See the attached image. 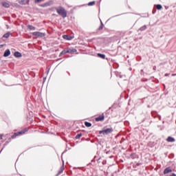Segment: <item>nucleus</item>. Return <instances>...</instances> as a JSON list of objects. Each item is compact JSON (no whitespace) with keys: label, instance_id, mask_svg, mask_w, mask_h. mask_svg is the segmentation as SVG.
<instances>
[{"label":"nucleus","instance_id":"f257e3e1","mask_svg":"<svg viewBox=\"0 0 176 176\" xmlns=\"http://www.w3.org/2000/svg\"><path fill=\"white\" fill-rule=\"evenodd\" d=\"M55 10H56L58 14H59V16H61L63 19H65V17H67V10H65V8H64L63 7H56L55 8Z\"/></svg>","mask_w":176,"mask_h":176},{"label":"nucleus","instance_id":"f03ea898","mask_svg":"<svg viewBox=\"0 0 176 176\" xmlns=\"http://www.w3.org/2000/svg\"><path fill=\"white\" fill-rule=\"evenodd\" d=\"M26 131H28L27 129H23L19 132H16L12 135L11 138L13 139V138H16V137H19V135H23V134H25Z\"/></svg>","mask_w":176,"mask_h":176},{"label":"nucleus","instance_id":"7ed1b4c3","mask_svg":"<svg viewBox=\"0 0 176 176\" xmlns=\"http://www.w3.org/2000/svg\"><path fill=\"white\" fill-rule=\"evenodd\" d=\"M113 131V129L112 128H109L106 129L102 131H100V134H106V135H108V134H111Z\"/></svg>","mask_w":176,"mask_h":176},{"label":"nucleus","instance_id":"20e7f679","mask_svg":"<svg viewBox=\"0 0 176 176\" xmlns=\"http://www.w3.org/2000/svg\"><path fill=\"white\" fill-rule=\"evenodd\" d=\"M33 36H36L37 38H43L46 36V33H42L41 32H34L32 33Z\"/></svg>","mask_w":176,"mask_h":176},{"label":"nucleus","instance_id":"39448f33","mask_svg":"<svg viewBox=\"0 0 176 176\" xmlns=\"http://www.w3.org/2000/svg\"><path fill=\"white\" fill-rule=\"evenodd\" d=\"M105 119V116H104V113H102L101 116H99L98 117L96 118V122H102Z\"/></svg>","mask_w":176,"mask_h":176},{"label":"nucleus","instance_id":"423d86ee","mask_svg":"<svg viewBox=\"0 0 176 176\" xmlns=\"http://www.w3.org/2000/svg\"><path fill=\"white\" fill-rule=\"evenodd\" d=\"M63 39H65L66 41H72L74 39V37L72 36H69L68 34H65L63 36Z\"/></svg>","mask_w":176,"mask_h":176},{"label":"nucleus","instance_id":"0eeeda50","mask_svg":"<svg viewBox=\"0 0 176 176\" xmlns=\"http://www.w3.org/2000/svg\"><path fill=\"white\" fill-rule=\"evenodd\" d=\"M169 173H173V169H171L170 167H167L164 170V174L166 175V174H168Z\"/></svg>","mask_w":176,"mask_h":176},{"label":"nucleus","instance_id":"6e6552de","mask_svg":"<svg viewBox=\"0 0 176 176\" xmlns=\"http://www.w3.org/2000/svg\"><path fill=\"white\" fill-rule=\"evenodd\" d=\"M1 5L2 6H3V8H10V4H9V3L6 2V1H3L1 2Z\"/></svg>","mask_w":176,"mask_h":176},{"label":"nucleus","instance_id":"1a4fd4ad","mask_svg":"<svg viewBox=\"0 0 176 176\" xmlns=\"http://www.w3.org/2000/svg\"><path fill=\"white\" fill-rule=\"evenodd\" d=\"M14 57H16V58H20V57H22V54L21 52H15L14 54Z\"/></svg>","mask_w":176,"mask_h":176},{"label":"nucleus","instance_id":"9d476101","mask_svg":"<svg viewBox=\"0 0 176 176\" xmlns=\"http://www.w3.org/2000/svg\"><path fill=\"white\" fill-rule=\"evenodd\" d=\"M130 157H131V159L134 160V159H138V157H140V156H138V155H137L136 153H133L130 155Z\"/></svg>","mask_w":176,"mask_h":176},{"label":"nucleus","instance_id":"9b49d317","mask_svg":"<svg viewBox=\"0 0 176 176\" xmlns=\"http://www.w3.org/2000/svg\"><path fill=\"white\" fill-rule=\"evenodd\" d=\"M67 53H70V54H74V53H76V49L67 48Z\"/></svg>","mask_w":176,"mask_h":176},{"label":"nucleus","instance_id":"f8f14e48","mask_svg":"<svg viewBox=\"0 0 176 176\" xmlns=\"http://www.w3.org/2000/svg\"><path fill=\"white\" fill-rule=\"evenodd\" d=\"M10 56V50H6L3 54V57H9Z\"/></svg>","mask_w":176,"mask_h":176},{"label":"nucleus","instance_id":"ddd939ff","mask_svg":"<svg viewBox=\"0 0 176 176\" xmlns=\"http://www.w3.org/2000/svg\"><path fill=\"white\" fill-rule=\"evenodd\" d=\"M166 141L168 142H175V139L171 136L168 137V138L166 139Z\"/></svg>","mask_w":176,"mask_h":176},{"label":"nucleus","instance_id":"4468645a","mask_svg":"<svg viewBox=\"0 0 176 176\" xmlns=\"http://www.w3.org/2000/svg\"><path fill=\"white\" fill-rule=\"evenodd\" d=\"M28 28L30 31H35L36 30V28H35L34 26H32V25H28Z\"/></svg>","mask_w":176,"mask_h":176},{"label":"nucleus","instance_id":"2eb2a0df","mask_svg":"<svg viewBox=\"0 0 176 176\" xmlns=\"http://www.w3.org/2000/svg\"><path fill=\"white\" fill-rule=\"evenodd\" d=\"M41 8H47V6H50V2H47L41 5Z\"/></svg>","mask_w":176,"mask_h":176},{"label":"nucleus","instance_id":"dca6fc26","mask_svg":"<svg viewBox=\"0 0 176 176\" xmlns=\"http://www.w3.org/2000/svg\"><path fill=\"white\" fill-rule=\"evenodd\" d=\"M146 28H148L146 25H144L142 26L141 28H140L139 31H141V32L145 31L146 30Z\"/></svg>","mask_w":176,"mask_h":176},{"label":"nucleus","instance_id":"f3484780","mask_svg":"<svg viewBox=\"0 0 176 176\" xmlns=\"http://www.w3.org/2000/svg\"><path fill=\"white\" fill-rule=\"evenodd\" d=\"M67 53H68V50H63L60 54H59V57H60L61 56H63V54H67Z\"/></svg>","mask_w":176,"mask_h":176},{"label":"nucleus","instance_id":"a211bd4d","mask_svg":"<svg viewBox=\"0 0 176 176\" xmlns=\"http://www.w3.org/2000/svg\"><path fill=\"white\" fill-rule=\"evenodd\" d=\"M155 8L157 9V10H162V9H163V6H162L160 4L155 5Z\"/></svg>","mask_w":176,"mask_h":176},{"label":"nucleus","instance_id":"6ab92c4d","mask_svg":"<svg viewBox=\"0 0 176 176\" xmlns=\"http://www.w3.org/2000/svg\"><path fill=\"white\" fill-rule=\"evenodd\" d=\"M104 28V23H102V21L100 20V26L98 28V30L101 31Z\"/></svg>","mask_w":176,"mask_h":176},{"label":"nucleus","instance_id":"aec40b11","mask_svg":"<svg viewBox=\"0 0 176 176\" xmlns=\"http://www.w3.org/2000/svg\"><path fill=\"white\" fill-rule=\"evenodd\" d=\"M9 36H10V32H8L4 34L3 36V38H9Z\"/></svg>","mask_w":176,"mask_h":176},{"label":"nucleus","instance_id":"412c9836","mask_svg":"<svg viewBox=\"0 0 176 176\" xmlns=\"http://www.w3.org/2000/svg\"><path fill=\"white\" fill-rule=\"evenodd\" d=\"M98 57H100V58H102L103 60H104L105 54H98Z\"/></svg>","mask_w":176,"mask_h":176},{"label":"nucleus","instance_id":"4be33fe9","mask_svg":"<svg viewBox=\"0 0 176 176\" xmlns=\"http://www.w3.org/2000/svg\"><path fill=\"white\" fill-rule=\"evenodd\" d=\"M85 126H86V127H91V123L89 122H85Z\"/></svg>","mask_w":176,"mask_h":176},{"label":"nucleus","instance_id":"5701e85b","mask_svg":"<svg viewBox=\"0 0 176 176\" xmlns=\"http://www.w3.org/2000/svg\"><path fill=\"white\" fill-rule=\"evenodd\" d=\"M80 137H82V133H78L76 135L75 138H76V140H79V138H80Z\"/></svg>","mask_w":176,"mask_h":176},{"label":"nucleus","instance_id":"b1692460","mask_svg":"<svg viewBox=\"0 0 176 176\" xmlns=\"http://www.w3.org/2000/svg\"><path fill=\"white\" fill-rule=\"evenodd\" d=\"M93 5H96V1H91L88 3V6H93Z\"/></svg>","mask_w":176,"mask_h":176},{"label":"nucleus","instance_id":"393cba45","mask_svg":"<svg viewBox=\"0 0 176 176\" xmlns=\"http://www.w3.org/2000/svg\"><path fill=\"white\" fill-rule=\"evenodd\" d=\"M45 0H34V3H41V2H44Z\"/></svg>","mask_w":176,"mask_h":176},{"label":"nucleus","instance_id":"a878e982","mask_svg":"<svg viewBox=\"0 0 176 176\" xmlns=\"http://www.w3.org/2000/svg\"><path fill=\"white\" fill-rule=\"evenodd\" d=\"M142 164L141 162H138L135 164V167H139V166H141Z\"/></svg>","mask_w":176,"mask_h":176},{"label":"nucleus","instance_id":"bb28decb","mask_svg":"<svg viewBox=\"0 0 176 176\" xmlns=\"http://www.w3.org/2000/svg\"><path fill=\"white\" fill-rule=\"evenodd\" d=\"M3 46H6V44L0 45V49H2V47H3Z\"/></svg>","mask_w":176,"mask_h":176},{"label":"nucleus","instance_id":"cd10ccee","mask_svg":"<svg viewBox=\"0 0 176 176\" xmlns=\"http://www.w3.org/2000/svg\"><path fill=\"white\" fill-rule=\"evenodd\" d=\"M19 3L21 4V5H24V1H21L20 2H19Z\"/></svg>","mask_w":176,"mask_h":176},{"label":"nucleus","instance_id":"c85d7f7f","mask_svg":"<svg viewBox=\"0 0 176 176\" xmlns=\"http://www.w3.org/2000/svg\"><path fill=\"white\" fill-rule=\"evenodd\" d=\"M102 164H103V165L107 164V161H103V162H102Z\"/></svg>","mask_w":176,"mask_h":176},{"label":"nucleus","instance_id":"c756f323","mask_svg":"<svg viewBox=\"0 0 176 176\" xmlns=\"http://www.w3.org/2000/svg\"><path fill=\"white\" fill-rule=\"evenodd\" d=\"M63 173V169L58 171V174H61Z\"/></svg>","mask_w":176,"mask_h":176},{"label":"nucleus","instance_id":"7c9ffc66","mask_svg":"<svg viewBox=\"0 0 176 176\" xmlns=\"http://www.w3.org/2000/svg\"><path fill=\"white\" fill-rule=\"evenodd\" d=\"M100 160H101V157L98 158V160H97L98 163H100Z\"/></svg>","mask_w":176,"mask_h":176},{"label":"nucleus","instance_id":"2f4dec72","mask_svg":"<svg viewBox=\"0 0 176 176\" xmlns=\"http://www.w3.org/2000/svg\"><path fill=\"white\" fill-rule=\"evenodd\" d=\"M0 140H2V135L0 134Z\"/></svg>","mask_w":176,"mask_h":176},{"label":"nucleus","instance_id":"473e14b6","mask_svg":"<svg viewBox=\"0 0 176 176\" xmlns=\"http://www.w3.org/2000/svg\"><path fill=\"white\" fill-rule=\"evenodd\" d=\"M165 76H168V74H165Z\"/></svg>","mask_w":176,"mask_h":176},{"label":"nucleus","instance_id":"72a5a7b5","mask_svg":"<svg viewBox=\"0 0 176 176\" xmlns=\"http://www.w3.org/2000/svg\"><path fill=\"white\" fill-rule=\"evenodd\" d=\"M91 162H96V160L94 159V160H91Z\"/></svg>","mask_w":176,"mask_h":176},{"label":"nucleus","instance_id":"f704fd0d","mask_svg":"<svg viewBox=\"0 0 176 176\" xmlns=\"http://www.w3.org/2000/svg\"><path fill=\"white\" fill-rule=\"evenodd\" d=\"M141 72H144V70H143V69H142V70H141Z\"/></svg>","mask_w":176,"mask_h":176},{"label":"nucleus","instance_id":"c9c22d12","mask_svg":"<svg viewBox=\"0 0 176 176\" xmlns=\"http://www.w3.org/2000/svg\"><path fill=\"white\" fill-rule=\"evenodd\" d=\"M161 119H162V117H160V120H161Z\"/></svg>","mask_w":176,"mask_h":176},{"label":"nucleus","instance_id":"e433bc0d","mask_svg":"<svg viewBox=\"0 0 176 176\" xmlns=\"http://www.w3.org/2000/svg\"><path fill=\"white\" fill-rule=\"evenodd\" d=\"M96 158V156L94 157V159Z\"/></svg>","mask_w":176,"mask_h":176}]
</instances>
